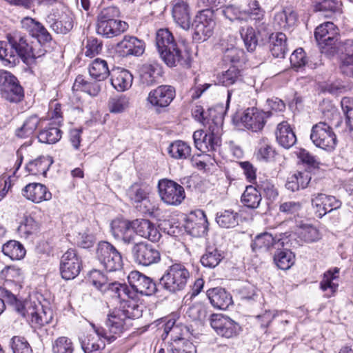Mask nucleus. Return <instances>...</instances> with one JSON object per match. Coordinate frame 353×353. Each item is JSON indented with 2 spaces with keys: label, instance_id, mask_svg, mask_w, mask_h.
I'll list each match as a JSON object with an SVG mask.
<instances>
[{
  "label": "nucleus",
  "instance_id": "nucleus-57",
  "mask_svg": "<svg viewBox=\"0 0 353 353\" xmlns=\"http://www.w3.org/2000/svg\"><path fill=\"white\" fill-rule=\"evenodd\" d=\"M302 203L299 201H287L279 205L280 212L287 216H296L302 209Z\"/></svg>",
  "mask_w": 353,
  "mask_h": 353
},
{
  "label": "nucleus",
  "instance_id": "nucleus-47",
  "mask_svg": "<svg viewBox=\"0 0 353 353\" xmlns=\"http://www.w3.org/2000/svg\"><path fill=\"white\" fill-rule=\"evenodd\" d=\"M275 151L267 139H262L259 143L256 158L259 160L268 161L274 158Z\"/></svg>",
  "mask_w": 353,
  "mask_h": 353
},
{
  "label": "nucleus",
  "instance_id": "nucleus-46",
  "mask_svg": "<svg viewBox=\"0 0 353 353\" xmlns=\"http://www.w3.org/2000/svg\"><path fill=\"white\" fill-rule=\"evenodd\" d=\"M341 3L337 0H323L315 6L316 11L325 12V17H331L341 10Z\"/></svg>",
  "mask_w": 353,
  "mask_h": 353
},
{
  "label": "nucleus",
  "instance_id": "nucleus-29",
  "mask_svg": "<svg viewBox=\"0 0 353 353\" xmlns=\"http://www.w3.org/2000/svg\"><path fill=\"white\" fill-rule=\"evenodd\" d=\"M101 26L102 23H97V32L108 38L119 35L128 28V24L121 20H110L109 22H105L104 27Z\"/></svg>",
  "mask_w": 353,
  "mask_h": 353
},
{
  "label": "nucleus",
  "instance_id": "nucleus-60",
  "mask_svg": "<svg viewBox=\"0 0 353 353\" xmlns=\"http://www.w3.org/2000/svg\"><path fill=\"white\" fill-rule=\"evenodd\" d=\"M299 235L307 243L314 242L320 239L319 230L312 225H303L300 228Z\"/></svg>",
  "mask_w": 353,
  "mask_h": 353
},
{
  "label": "nucleus",
  "instance_id": "nucleus-20",
  "mask_svg": "<svg viewBox=\"0 0 353 353\" xmlns=\"http://www.w3.org/2000/svg\"><path fill=\"white\" fill-rule=\"evenodd\" d=\"M111 232L115 239H121L125 243L134 241V235L132 234V222L127 220L116 219L111 222Z\"/></svg>",
  "mask_w": 353,
  "mask_h": 353
},
{
  "label": "nucleus",
  "instance_id": "nucleus-55",
  "mask_svg": "<svg viewBox=\"0 0 353 353\" xmlns=\"http://www.w3.org/2000/svg\"><path fill=\"white\" fill-rule=\"evenodd\" d=\"M119 10L114 6H110L103 8L97 17V23H102L104 27L105 22L112 21H118L117 18L119 16Z\"/></svg>",
  "mask_w": 353,
  "mask_h": 353
},
{
  "label": "nucleus",
  "instance_id": "nucleus-8",
  "mask_svg": "<svg viewBox=\"0 0 353 353\" xmlns=\"http://www.w3.org/2000/svg\"><path fill=\"white\" fill-rule=\"evenodd\" d=\"M210 325L217 334L228 339L237 336L241 330V327L236 322L221 314L211 315Z\"/></svg>",
  "mask_w": 353,
  "mask_h": 353
},
{
  "label": "nucleus",
  "instance_id": "nucleus-11",
  "mask_svg": "<svg viewBox=\"0 0 353 353\" xmlns=\"http://www.w3.org/2000/svg\"><path fill=\"white\" fill-rule=\"evenodd\" d=\"M194 33L200 39L201 36L209 37L216 26L214 12L212 9H205L200 11L196 16L194 21Z\"/></svg>",
  "mask_w": 353,
  "mask_h": 353
},
{
  "label": "nucleus",
  "instance_id": "nucleus-54",
  "mask_svg": "<svg viewBox=\"0 0 353 353\" xmlns=\"http://www.w3.org/2000/svg\"><path fill=\"white\" fill-rule=\"evenodd\" d=\"M129 197L134 203H137L136 208H139V203H143L145 208L146 204L150 202L148 199V192L143 188L139 187H132L128 192Z\"/></svg>",
  "mask_w": 353,
  "mask_h": 353
},
{
  "label": "nucleus",
  "instance_id": "nucleus-45",
  "mask_svg": "<svg viewBox=\"0 0 353 353\" xmlns=\"http://www.w3.org/2000/svg\"><path fill=\"white\" fill-rule=\"evenodd\" d=\"M201 147L196 148L203 153L216 151L221 145V139L205 132L201 140Z\"/></svg>",
  "mask_w": 353,
  "mask_h": 353
},
{
  "label": "nucleus",
  "instance_id": "nucleus-53",
  "mask_svg": "<svg viewBox=\"0 0 353 353\" xmlns=\"http://www.w3.org/2000/svg\"><path fill=\"white\" fill-rule=\"evenodd\" d=\"M186 315L192 321L203 322L207 317V309L201 303H196L189 307Z\"/></svg>",
  "mask_w": 353,
  "mask_h": 353
},
{
  "label": "nucleus",
  "instance_id": "nucleus-2",
  "mask_svg": "<svg viewBox=\"0 0 353 353\" xmlns=\"http://www.w3.org/2000/svg\"><path fill=\"white\" fill-rule=\"evenodd\" d=\"M190 273L186 267L180 263L169 266L160 279L164 289L172 293L183 290L190 279Z\"/></svg>",
  "mask_w": 353,
  "mask_h": 353
},
{
  "label": "nucleus",
  "instance_id": "nucleus-49",
  "mask_svg": "<svg viewBox=\"0 0 353 353\" xmlns=\"http://www.w3.org/2000/svg\"><path fill=\"white\" fill-rule=\"evenodd\" d=\"M3 97L8 101L13 103L20 102L24 97L23 88L20 85L19 83L14 84L6 90L2 91Z\"/></svg>",
  "mask_w": 353,
  "mask_h": 353
},
{
  "label": "nucleus",
  "instance_id": "nucleus-40",
  "mask_svg": "<svg viewBox=\"0 0 353 353\" xmlns=\"http://www.w3.org/2000/svg\"><path fill=\"white\" fill-rule=\"evenodd\" d=\"M216 221L222 228H234L239 223V216L232 210H225L217 213Z\"/></svg>",
  "mask_w": 353,
  "mask_h": 353
},
{
  "label": "nucleus",
  "instance_id": "nucleus-38",
  "mask_svg": "<svg viewBox=\"0 0 353 353\" xmlns=\"http://www.w3.org/2000/svg\"><path fill=\"white\" fill-rule=\"evenodd\" d=\"M294 254L288 249L279 250L274 254V261L276 266L283 270H288L294 263Z\"/></svg>",
  "mask_w": 353,
  "mask_h": 353
},
{
  "label": "nucleus",
  "instance_id": "nucleus-48",
  "mask_svg": "<svg viewBox=\"0 0 353 353\" xmlns=\"http://www.w3.org/2000/svg\"><path fill=\"white\" fill-rule=\"evenodd\" d=\"M170 353H196V350L192 342L179 339L171 345Z\"/></svg>",
  "mask_w": 353,
  "mask_h": 353
},
{
  "label": "nucleus",
  "instance_id": "nucleus-31",
  "mask_svg": "<svg viewBox=\"0 0 353 353\" xmlns=\"http://www.w3.org/2000/svg\"><path fill=\"white\" fill-rule=\"evenodd\" d=\"M224 256L222 251L214 246H208L205 253L201 258V264L208 268H214L223 259Z\"/></svg>",
  "mask_w": 353,
  "mask_h": 353
},
{
  "label": "nucleus",
  "instance_id": "nucleus-15",
  "mask_svg": "<svg viewBox=\"0 0 353 353\" xmlns=\"http://www.w3.org/2000/svg\"><path fill=\"white\" fill-rule=\"evenodd\" d=\"M330 47L332 55L339 51L345 52L343 56H341L342 63L340 67L341 72L346 76L353 77V46H321V52H324Z\"/></svg>",
  "mask_w": 353,
  "mask_h": 353
},
{
  "label": "nucleus",
  "instance_id": "nucleus-6",
  "mask_svg": "<svg viewBox=\"0 0 353 353\" xmlns=\"http://www.w3.org/2000/svg\"><path fill=\"white\" fill-rule=\"evenodd\" d=\"M24 315H21L29 321L32 327L41 328L49 324L53 319L52 310L49 307L37 305L32 302H26Z\"/></svg>",
  "mask_w": 353,
  "mask_h": 353
},
{
  "label": "nucleus",
  "instance_id": "nucleus-26",
  "mask_svg": "<svg viewBox=\"0 0 353 353\" xmlns=\"http://www.w3.org/2000/svg\"><path fill=\"white\" fill-rule=\"evenodd\" d=\"M281 244H283V243H280V239H276L268 232H264L255 236L251 247L255 252H263L276 245Z\"/></svg>",
  "mask_w": 353,
  "mask_h": 353
},
{
  "label": "nucleus",
  "instance_id": "nucleus-17",
  "mask_svg": "<svg viewBox=\"0 0 353 353\" xmlns=\"http://www.w3.org/2000/svg\"><path fill=\"white\" fill-rule=\"evenodd\" d=\"M132 230L141 237L152 242H157L161 234L154 223L148 219H136L132 221Z\"/></svg>",
  "mask_w": 353,
  "mask_h": 353
},
{
  "label": "nucleus",
  "instance_id": "nucleus-3",
  "mask_svg": "<svg viewBox=\"0 0 353 353\" xmlns=\"http://www.w3.org/2000/svg\"><path fill=\"white\" fill-rule=\"evenodd\" d=\"M96 257L107 272H117L123 268V262L121 254L108 241H101L98 243Z\"/></svg>",
  "mask_w": 353,
  "mask_h": 353
},
{
  "label": "nucleus",
  "instance_id": "nucleus-1",
  "mask_svg": "<svg viewBox=\"0 0 353 353\" xmlns=\"http://www.w3.org/2000/svg\"><path fill=\"white\" fill-rule=\"evenodd\" d=\"M90 277L93 285L101 292H107L113 298L128 303L122 309L115 310L108 316L105 327L92 325L97 336L110 343L131 326V319L141 316L142 310L140 306L132 301H127V299H134L135 292L151 296L157 292V285L152 279L137 271L131 272L128 277L133 291L125 284L109 283L107 277L98 270L93 271Z\"/></svg>",
  "mask_w": 353,
  "mask_h": 353
},
{
  "label": "nucleus",
  "instance_id": "nucleus-32",
  "mask_svg": "<svg viewBox=\"0 0 353 353\" xmlns=\"http://www.w3.org/2000/svg\"><path fill=\"white\" fill-rule=\"evenodd\" d=\"M0 301L5 305H10L19 315H24L26 308V302L19 300L11 292L5 288H0Z\"/></svg>",
  "mask_w": 353,
  "mask_h": 353
},
{
  "label": "nucleus",
  "instance_id": "nucleus-7",
  "mask_svg": "<svg viewBox=\"0 0 353 353\" xmlns=\"http://www.w3.org/2000/svg\"><path fill=\"white\" fill-rule=\"evenodd\" d=\"M132 255L137 263L143 266L157 263L161 259V254L158 250L153 245L143 242L133 245Z\"/></svg>",
  "mask_w": 353,
  "mask_h": 353
},
{
  "label": "nucleus",
  "instance_id": "nucleus-22",
  "mask_svg": "<svg viewBox=\"0 0 353 353\" xmlns=\"http://www.w3.org/2000/svg\"><path fill=\"white\" fill-rule=\"evenodd\" d=\"M162 74L163 70L159 63L154 62L143 64L139 70L140 82L146 86L152 85Z\"/></svg>",
  "mask_w": 353,
  "mask_h": 353
},
{
  "label": "nucleus",
  "instance_id": "nucleus-9",
  "mask_svg": "<svg viewBox=\"0 0 353 353\" xmlns=\"http://www.w3.org/2000/svg\"><path fill=\"white\" fill-rule=\"evenodd\" d=\"M81 260L76 250L69 249L61 256L60 272L63 279L70 280L77 276L81 269Z\"/></svg>",
  "mask_w": 353,
  "mask_h": 353
},
{
  "label": "nucleus",
  "instance_id": "nucleus-50",
  "mask_svg": "<svg viewBox=\"0 0 353 353\" xmlns=\"http://www.w3.org/2000/svg\"><path fill=\"white\" fill-rule=\"evenodd\" d=\"M224 58L232 63H245L246 61L245 52L243 49L236 46H232L226 49Z\"/></svg>",
  "mask_w": 353,
  "mask_h": 353
},
{
  "label": "nucleus",
  "instance_id": "nucleus-33",
  "mask_svg": "<svg viewBox=\"0 0 353 353\" xmlns=\"http://www.w3.org/2000/svg\"><path fill=\"white\" fill-rule=\"evenodd\" d=\"M88 70L90 77L99 81L105 80L111 73L107 62L99 58L94 59L91 63L89 65Z\"/></svg>",
  "mask_w": 353,
  "mask_h": 353
},
{
  "label": "nucleus",
  "instance_id": "nucleus-43",
  "mask_svg": "<svg viewBox=\"0 0 353 353\" xmlns=\"http://www.w3.org/2000/svg\"><path fill=\"white\" fill-rule=\"evenodd\" d=\"M130 105V98L125 95H121L109 99L108 109L112 113L119 114L125 111Z\"/></svg>",
  "mask_w": 353,
  "mask_h": 353
},
{
  "label": "nucleus",
  "instance_id": "nucleus-19",
  "mask_svg": "<svg viewBox=\"0 0 353 353\" xmlns=\"http://www.w3.org/2000/svg\"><path fill=\"white\" fill-rule=\"evenodd\" d=\"M110 76L111 84L118 91H125L129 89L132 84V74L124 68H113L111 70Z\"/></svg>",
  "mask_w": 353,
  "mask_h": 353
},
{
  "label": "nucleus",
  "instance_id": "nucleus-25",
  "mask_svg": "<svg viewBox=\"0 0 353 353\" xmlns=\"http://www.w3.org/2000/svg\"><path fill=\"white\" fill-rule=\"evenodd\" d=\"M276 138L278 143L286 149L291 148L296 142L295 133L286 121H282L278 124Z\"/></svg>",
  "mask_w": 353,
  "mask_h": 353
},
{
  "label": "nucleus",
  "instance_id": "nucleus-42",
  "mask_svg": "<svg viewBox=\"0 0 353 353\" xmlns=\"http://www.w3.org/2000/svg\"><path fill=\"white\" fill-rule=\"evenodd\" d=\"M220 12L225 19L230 21H242L246 17V11L241 9L234 5H228L221 8Z\"/></svg>",
  "mask_w": 353,
  "mask_h": 353
},
{
  "label": "nucleus",
  "instance_id": "nucleus-37",
  "mask_svg": "<svg viewBox=\"0 0 353 353\" xmlns=\"http://www.w3.org/2000/svg\"><path fill=\"white\" fill-rule=\"evenodd\" d=\"M2 252L12 260H19L26 254V250L19 241L11 240L3 244Z\"/></svg>",
  "mask_w": 353,
  "mask_h": 353
},
{
  "label": "nucleus",
  "instance_id": "nucleus-59",
  "mask_svg": "<svg viewBox=\"0 0 353 353\" xmlns=\"http://www.w3.org/2000/svg\"><path fill=\"white\" fill-rule=\"evenodd\" d=\"M11 348L13 353H32V350L26 339L18 336L12 339Z\"/></svg>",
  "mask_w": 353,
  "mask_h": 353
},
{
  "label": "nucleus",
  "instance_id": "nucleus-36",
  "mask_svg": "<svg viewBox=\"0 0 353 353\" xmlns=\"http://www.w3.org/2000/svg\"><path fill=\"white\" fill-rule=\"evenodd\" d=\"M168 153L175 159H187L191 157V147L185 141H175L170 145Z\"/></svg>",
  "mask_w": 353,
  "mask_h": 353
},
{
  "label": "nucleus",
  "instance_id": "nucleus-5",
  "mask_svg": "<svg viewBox=\"0 0 353 353\" xmlns=\"http://www.w3.org/2000/svg\"><path fill=\"white\" fill-rule=\"evenodd\" d=\"M310 139L316 146L327 150L334 149L336 143L335 134L325 122H319L313 126Z\"/></svg>",
  "mask_w": 353,
  "mask_h": 353
},
{
  "label": "nucleus",
  "instance_id": "nucleus-61",
  "mask_svg": "<svg viewBox=\"0 0 353 353\" xmlns=\"http://www.w3.org/2000/svg\"><path fill=\"white\" fill-rule=\"evenodd\" d=\"M116 50L119 56L125 57L128 56L139 57L145 51L143 46H116Z\"/></svg>",
  "mask_w": 353,
  "mask_h": 353
},
{
  "label": "nucleus",
  "instance_id": "nucleus-10",
  "mask_svg": "<svg viewBox=\"0 0 353 353\" xmlns=\"http://www.w3.org/2000/svg\"><path fill=\"white\" fill-rule=\"evenodd\" d=\"M272 115L271 111L264 112L256 108L246 109L241 118L244 126L253 132H259L264 128L267 119Z\"/></svg>",
  "mask_w": 353,
  "mask_h": 353
},
{
  "label": "nucleus",
  "instance_id": "nucleus-52",
  "mask_svg": "<svg viewBox=\"0 0 353 353\" xmlns=\"http://www.w3.org/2000/svg\"><path fill=\"white\" fill-rule=\"evenodd\" d=\"M42 46H23V61L30 63L33 60L44 55L46 50Z\"/></svg>",
  "mask_w": 353,
  "mask_h": 353
},
{
  "label": "nucleus",
  "instance_id": "nucleus-51",
  "mask_svg": "<svg viewBox=\"0 0 353 353\" xmlns=\"http://www.w3.org/2000/svg\"><path fill=\"white\" fill-rule=\"evenodd\" d=\"M264 17V12L259 7V4L256 1H253L250 4V9L248 11H246V17L243 21H254L255 22V25H259L263 21Z\"/></svg>",
  "mask_w": 353,
  "mask_h": 353
},
{
  "label": "nucleus",
  "instance_id": "nucleus-62",
  "mask_svg": "<svg viewBox=\"0 0 353 353\" xmlns=\"http://www.w3.org/2000/svg\"><path fill=\"white\" fill-rule=\"evenodd\" d=\"M259 192H263L269 200H274L278 196V190L274 185L269 180L261 181L257 184Z\"/></svg>",
  "mask_w": 353,
  "mask_h": 353
},
{
  "label": "nucleus",
  "instance_id": "nucleus-64",
  "mask_svg": "<svg viewBox=\"0 0 353 353\" xmlns=\"http://www.w3.org/2000/svg\"><path fill=\"white\" fill-rule=\"evenodd\" d=\"M276 18L283 21L281 26L284 28L294 26L297 21V14L292 10H284L283 12L277 14Z\"/></svg>",
  "mask_w": 353,
  "mask_h": 353
},
{
  "label": "nucleus",
  "instance_id": "nucleus-23",
  "mask_svg": "<svg viewBox=\"0 0 353 353\" xmlns=\"http://www.w3.org/2000/svg\"><path fill=\"white\" fill-rule=\"evenodd\" d=\"M43 119L37 114H33L27 117L23 124L15 130L14 134L20 139L31 137L38 128L41 126Z\"/></svg>",
  "mask_w": 353,
  "mask_h": 353
},
{
  "label": "nucleus",
  "instance_id": "nucleus-41",
  "mask_svg": "<svg viewBox=\"0 0 353 353\" xmlns=\"http://www.w3.org/2000/svg\"><path fill=\"white\" fill-rule=\"evenodd\" d=\"M339 269L335 268L334 271L328 270L324 273L323 278L320 283V287L323 291H330L327 294L328 296H332L338 288V284L334 283L333 281L338 277L336 274H339Z\"/></svg>",
  "mask_w": 353,
  "mask_h": 353
},
{
  "label": "nucleus",
  "instance_id": "nucleus-16",
  "mask_svg": "<svg viewBox=\"0 0 353 353\" xmlns=\"http://www.w3.org/2000/svg\"><path fill=\"white\" fill-rule=\"evenodd\" d=\"M21 194L26 199L34 203L52 199V194L47 187L39 183H28L22 189Z\"/></svg>",
  "mask_w": 353,
  "mask_h": 353
},
{
  "label": "nucleus",
  "instance_id": "nucleus-24",
  "mask_svg": "<svg viewBox=\"0 0 353 353\" xmlns=\"http://www.w3.org/2000/svg\"><path fill=\"white\" fill-rule=\"evenodd\" d=\"M207 296L213 307L220 310H226L232 302L230 294L221 288L209 289Z\"/></svg>",
  "mask_w": 353,
  "mask_h": 353
},
{
  "label": "nucleus",
  "instance_id": "nucleus-58",
  "mask_svg": "<svg viewBox=\"0 0 353 353\" xmlns=\"http://www.w3.org/2000/svg\"><path fill=\"white\" fill-rule=\"evenodd\" d=\"M223 119L221 116H214L212 119H207L205 125H208L207 133L221 139L222 134Z\"/></svg>",
  "mask_w": 353,
  "mask_h": 353
},
{
  "label": "nucleus",
  "instance_id": "nucleus-14",
  "mask_svg": "<svg viewBox=\"0 0 353 353\" xmlns=\"http://www.w3.org/2000/svg\"><path fill=\"white\" fill-rule=\"evenodd\" d=\"M157 48L161 59L168 66H175L177 63L190 66L189 56L183 54L177 46H157Z\"/></svg>",
  "mask_w": 353,
  "mask_h": 353
},
{
  "label": "nucleus",
  "instance_id": "nucleus-21",
  "mask_svg": "<svg viewBox=\"0 0 353 353\" xmlns=\"http://www.w3.org/2000/svg\"><path fill=\"white\" fill-rule=\"evenodd\" d=\"M172 17L179 26L184 30H188L190 26V16L188 3L184 0H173Z\"/></svg>",
  "mask_w": 353,
  "mask_h": 353
},
{
  "label": "nucleus",
  "instance_id": "nucleus-4",
  "mask_svg": "<svg viewBox=\"0 0 353 353\" xmlns=\"http://www.w3.org/2000/svg\"><path fill=\"white\" fill-rule=\"evenodd\" d=\"M158 189L161 199L167 205H179L185 198L183 187L172 180H160Z\"/></svg>",
  "mask_w": 353,
  "mask_h": 353
},
{
  "label": "nucleus",
  "instance_id": "nucleus-39",
  "mask_svg": "<svg viewBox=\"0 0 353 353\" xmlns=\"http://www.w3.org/2000/svg\"><path fill=\"white\" fill-rule=\"evenodd\" d=\"M62 136V132L57 127L48 126L41 130L37 135L40 142L54 144L59 141Z\"/></svg>",
  "mask_w": 353,
  "mask_h": 353
},
{
  "label": "nucleus",
  "instance_id": "nucleus-28",
  "mask_svg": "<svg viewBox=\"0 0 353 353\" xmlns=\"http://www.w3.org/2000/svg\"><path fill=\"white\" fill-rule=\"evenodd\" d=\"M23 46H0V59L5 65H15L19 59L23 60Z\"/></svg>",
  "mask_w": 353,
  "mask_h": 353
},
{
  "label": "nucleus",
  "instance_id": "nucleus-44",
  "mask_svg": "<svg viewBox=\"0 0 353 353\" xmlns=\"http://www.w3.org/2000/svg\"><path fill=\"white\" fill-rule=\"evenodd\" d=\"M74 343L66 336L58 337L52 343V353H73Z\"/></svg>",
  "mask_w": 353,
  "mask_h": 353
},
{
  "label": "nucleus",
  "instance_id": "nucleus-18",
  "mask_svg": "<svg viewBox=\"0 0 353 353\" xmlns=\"http://www.w3.org/2000/svg\"><path fill=\"white\" fill-rule=\"evenodd\" d=\"M314 37L319 44L335 43L339 39L338 29L332 22H325L316 27Z\"/></svg>",
  "mask_w": 353,
  "mask_h": 353
},
{
  "label": "nucleus",
  "instance_id": "nucleus-63",
  "mask_svg": "<svg viewBox=\"0 0 353 353\" xmlns=\"http://www.w3.org/2000/svg\"><path fill=\"white\" fill-rule=\"evenodd\" d=\"M196 216L199 218V222L195 223V225L192 227V232H196V235L201 236L206 234L208 230V221L205 212L199 210L196 212Z\"/></svg>",
  "mask_w": 353,
  "mask_h": 353
},
{
  "label": "nucleus",
  "instance_id": "nucleus-34",
  "mask_svg": "<svg viewBox=\"0 0 353 353\" xmlns=\"http://www.w3.org/2000/svg\"><path fill=\"white\" fill-rule=\"evenodd\" d=\"M262 200L261 194L257 187L247 186L241 196V202L245 206L251 209H256L259 206Z\"/></svg>",
  "mask_w": 353,
  "mask_h": 353
},
{
  "label": "nucleus",
  "instance_id": "nucleus-13",
  "mask_svg": "<svg viewBox=\"0 0 353 353\" xmlns=\"http://www.w3.org/2000/svg\"><path fill=\"white\" fill-rule=\"evenodd\" d=\"M311 203L320 218L327 213L340 208L342 204L341 201L335 196L323 193L312 194Z\"/></svg>",
  "mask_w": 353,
  "mask_h": 353
},
{
  "label": "nucleus",
  "instance_id": "nucleus-56",
  "mask_svg": "<svg viewBox=\"0 0 353 353\" xmlns=\"http://www.w3.org/2000/svg\"><path fill=\"white\" fill-rule=\"evenodd\" d=\"M51 27L57 33L65 34L73 27L72 18L68 15H62L59 20L54 21Z\"/></svg>",
  "mask_w": 353,
  "mask_h": 353
},
{
  "label": "nucleus",
  "instance_id": "nucleus-27",
  "mask_svg": "<svg viewBox=\"0 0 353 353\" xmlns=\"http://www.w3.org/2000/svg\"><path fill=\"white\" fill-rule=\"evenodd\" d=\"M219 83L222 85L228 87L232 85H244L241 70L232 65L228 70L223 72L217 77Z\"/></svg>",
  "mask_w": 353,
  "mask_h": 353
},
{
  "label": "nucleus",
  "instance_id": "nucleus-30",
  "mask_svg": "<svg viewBox=\"0 0 353 353\" xmlns=\"http://www.w3.org/2000/svg\"><path fill=\"white\" fill-rule=\"evenodd\" d=\"M53 160L49 156H41L30 161L26 166L27 171L33 175L46 176L47 171L52 164Z\"/></svg>",
  "mask_w": 353,
  "mask_h": 353
},
{
  "label": "nucleus",
  "instance_id": "nucleus-35",
  "mask_svg": "<svg viewBox=\"0 0 353 353\" xmlns=\"http://www.w3.org/2000/svg\"><path fill=\"white\" fill-rule=\"evenodd\" d=\"M311 180L310 174L307 172H298L288 178L285 187L292 192L299 190L300 188H305Z\"/></svg>",
  "mask_w": 353,
  "mask_h": 353
},
{
  "label": "nucleus",
  "instance_id": "nucleus-12",
  "mask_svg": "<svg viewBox=\"0 0 353 353\" xmlns=\"http://www.w3.org/2000/svg\"><path fill=\"white\" fill-rule=\"evenodd\" d=\"M176 91L173 86L161 85L152 90L148 96V101L156 108L168 107L173 101Z\"/></svg>",
  "mask_w": 353,
  "mask_h": 353
}]
</instances>
